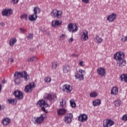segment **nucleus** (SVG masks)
Instances as JSON below:
<instances>
[{
	"label": "nucleus",
	"instance_id": "obj_9",
	"mask_svg": "<svg viewBox=\"0 0 127 127\" xmlns=\"http://www.w3.org/2000/svg\"><path fill=\"white\" fill-rule=\"evenodd\" d=\"M13 13V11L11 8H4L1 11V15L3 16H10Z\"/></svg>",
	"mask_w": 127,
	"mask_h": 127
},
{
	"label": "nucleus",
	"instance_id": "obj_54",
	"mask_svg": "<svg viewBox=\"0 0 127 127\" xmlns=\"http://www.w3.org/2000/svg\"><path fill=\"white\" fill-rule=\"evenodd\" d=\"M48 34L49 35V33H48Z\"/></svg>",
	"mask_w": 127,
	"mask_h": 127
},
{
	"label": "nucleus",
	"instance_id": "obj_34",
	"mask_svg": "<svg viewBox=\"0 0 127 127\" xmlns=\"http://www.w3.org/2000/svg\"><path fill=\"white\" fill-rule=\"evenodd\" d=\"M96 40L97 43H98L99 44H100L102 42V41H103V39L102 38L99 37V36H97L96 37Z\"/></svg>",
	"mask_w": 127,
	"mask_h": 127
},
{
	"label": "nucleus",
	"instance_id": "obj_2",
	"mask_svg": "<svg viewBox=\"0 0 127 127\" xmlns=\"http://www.w3.org/2000/svg\"><path fill=\"white\" fill-rule=\"evenodd\" d=\"M33 12V14L30 15L29 16L28 19L30 21H35L36 20L38 17L37 15L40 13L41 10L38 6H36L34 8Z\"/></svg>",
	"mask_w": 127,
	"mask_h": 127
},
{
	"label": "nucleus",
	"instance_id": "obj_49",
	"mask_svg": "<svg viewBox=\"0 0 127 127\" xmlns=\"http://www.w3.org/2000/svg\"><path fill=\"white\" fill-rule=\"evenodd\" d=\"M8 61H9V62H10V63L12 64L13 61V60L12 58H9L8 59Z\"/></svg>",
	"mask_w": 127,
	"mask_h": 127
},
{
	"label": "nucleus",
	"instance_id": "obj_46",
	"mask_svg": "<svg viewBox=\"0 0 127 127\" xmlns=\"http://www.w3.org/2000/svg\"><path fill=\"white\" fill-rule=\"evenodd\" d=\"M72 56L73 57H75V58H77V57H79V55L73 54L72 55Z\"/></svg>",
	"mask_w": 127,
	"mask_h": 127
},
{
	"label": "nucleus",
	"instance_id": "obj_29",
	"mask_svg": "<svg viewBox=\"0 0 127 127\" xmlns=\"http://www.w3.org/2000/svg\"><path fill=\"white\" fill-rule=\"evenodd\" d=\"M37 60V58L36 56L32 57L30 58H28L27 60V62L29 63H32L36 62Z\"/></svg>",
	"mask_w": 127,
	"mask_h": 127
},
{
	"label": "nucleus",
	"instance_id": "obj_5",
	"mask_svg": "<svg viewBox=\"0 0 127 127\" xmlns=\"http://www.w3.org/2000/svg\"><path fill=\"white\" fill-rule=\"evenodd\" d=\"M125 54L123 52L119 51L117 52L114 55V60L117 62L124 60L125 58Z\"/></svg>",
	"mask_w": 127,
	"mask_h": 127
},
{
	"label": "nucleus",
	"instance_id": "obj_39",
	"mask_svg": "<svg viewBox=\"0 0 127 127\" xmlns=\"http://www.w3.org/2000/svg\"><path fill=\"white\" fill-rule=\"evenodd\" d=\"M122 120L124 122H127V114L124 115L123 116Z\"/></svg>",
	"mask_w": 127,
	"mask_h": 127
},
{
	"label": "nucleus",
	"instance_id": "obj_23",
	"mask_svg": "<svg viewBox=\"0 0 127 127\" xmlns=\"http://www.w3.org/2000/svg\"><path fill=\"white\" fill-rule=\"evenodd\" d=\"M120 79L122 82L127 83V74H122L120 76Z\"/></svg>",
	"mask_w": 127,
	"mask_h": 127
},
{
	"label": "nucleus",
	"instance_id": "obj_26",
	"mask_svg": "<svg viewBox=\"0 0 127 127\" xmlns=\"http://www.w3.org/2000/svg\"><path fill=\"white\" fill-rule=\"evenodd\" d=\"M10 123V120L8 118H4L2 120V124L4 126H7Z\"/></svg>",
	"mask_w": 127,
	"mask_h": 127
},
{
	"label": "nucleus",
	"instance_id": "obj_20",
	"mask_svg": "<svg viewBox=\"0 0 127 127\" xmlns=\"http://www.w3.org/2000/svg\"><path fill=\"white\" fill-rule=\"evenodd\" d=\"M112 95L116 96L118 93V88L117 87H113L111 91Z\"/></svg>",
	"mask_w": 127,
	"mask_h": 127
},
{
	"label": "nucleus",
	"instance_id": "obj_6",
	"mask_svg": "<svg viewBox=\"0 0 127 127\" xmlns=\"http://www.w3.org/2000/svg\"><path fill=\"white\" fill-rule=\"evenodd\" d=\"M72 114L67 113L64 116L63 121L66 125L70 124L72 123Z\"/></svg>",
	"mask_w": 127,
	"mask_h": 127
},
{
	"label": "nucleus",
	"instance_id": "obj_19",
	"mask_svg": "<svg viewBox=\"0 0 127 127\" xmlns=\"http://www.w3.org/2000/svg\"><path fill=\"white\" fill-rule=\"evenodd\" d=\"M117 62H118V64L120 67H123L126 66L127 62L125 59L119 60Z\"/></svg>",
	"mask_w": 127,
	"mask_h": 127
},
{
	"label": "nucleus",
	"instance_id": "obj_8",
	"mask_svg": "<svg viewBox=\"0 0 127 127\" xmlns=\"http://www.w3.org/2000/svg\"><path fill=\"white\" fill-rule=\"evenodd\" d=\"M62 13L63 12L62 11L55 9L51 12V15L53 17H56V18H61V17H62Z\"/></svg>",
	"mask_w": 127,
	"mask_h": 127
},
{
	"label": "nucleus",
	"instance_id": "obj_32",
	"mask_svg": "<svg viewBox=\"0 0 127 127\" xmlns=\"http://www.w3.org/2000/svg\"><path fill=\"white\" fill-rule=\"evenodd\" d=\"M60 106L62 108H64L65 107L66 102L64 100L63 98L60 100Z\"/></svg>",
	"mask_w": 127,
	"mask_h": 127
},
{
	"label": "nucleus",
	"instance_id": "obj_43",
	"mask_svg": "<svg viewBox=\"0 0 127 127\" xmlns=\"http://www.w3.org/2000/svg\"><path fill=\"white\" fill-rule=\"evenodd\" d=\"M121 41H122L123 42H125L126 41H127V36L124 37V38H122L121 39Z\"/></svg>",
	"mask_w": 127,
	"mask_h": 127
},
{
	"label": "nucleus",
	"instance_id": "obj_11",
	"mask_svg": "<svg viewBox=\"0 0 127 127\" xmlns=\"http://www.w3.org/2000/svg\"><path fill=\"white\" fill-rule=\"evenodd\" d=\"M86 74V72L84 70L80 69L78 71V73L75 75L77 79L80 80H83L84 79V76Z\"/></svg>",
	"mask_w": 127,
	"mask_h": 127
},
{
	"label": "nucleus",
	"instance_id": "obj_12",
	"mask_svg": "<svg viewBox=\"0 0 127 127\" xmlns=\"http://www.w3.org/2000/svg\"><path fill=\"white\" fill-rule=\"evenodd\" d=\"M68 29L71 32H76L78 30V27L74 23H69L68 25Z\"/></svg>",
	"mask_w": 127,
	"mask_h": 127
},
{
	"label": "nucleus",
	"instance_id": "obj_25",
	"mask_svg": "<svg viewBox=\"0 0 127 127\" xmlns=\"http://www.w3.org/2000/svg\"><path fill=\"white\" fill-rule=\"evenodd\" d=\"M17 42V39L16 38L14 37V38H12L10 40H9V44L10 45V46H11V47H12L14 45V44H15V43H16Z\"/></svg>",
	"mask_w": 127,
	"mask_h": 127
},
{
	"label": "nucleus",
	"instance_id": "obj_15",
	"mask_svg": "<svg viewBox=\"0 0 127 127\" xmlns=\"http://www.w3.org/2000/svg\"><path fill=\"white\" fill-rule=\"evenodd\" d=\"M63 91L64 92L70 93L72 91V87L69 84H64L63 87Z\"/></svg>",
	"mask_w": 127,
	"mask_h": 127
},
{
	"label": "nucleus",
	"instance_id": "obj_18",
	"mask_svg": "<svg viewBox=\"0 0 127 127\" xmlns=\"http://www.w3.org/2000/svg\"><path fill=\"white\" fill-rule=\"evenodd\" d=\"M117 17V15L115 13H112L108 16L107 19L109 22H113V21L116 19Z\"/></svg>",
	"mask_w": 127,
	"mask_h": 127
},
{
	"label": "nucleus",
	"instance_id": "obj_33",
	"mask_svg": "<svg viewBox=\"0 0 127 127\" xmlns=\"http://www.w3.org/2000/svg\"><path fill=\"white\" fill-rule=\"evenodd\" d=\"M114 104L116 107H119L122 104V101L120 100H116L114 101Z\"/></svg>",
	"mask_w": 127,
	"mask_h": 127
},
{
	"label": "nucleus",
	"instance_id": "obj_24",
	"mask_svg": "<svg viewBox=\"0 0 127 127\" xmlns=\"http://www.w3.org/2000/svg\"><path fill=\"white\" fill-rule=\"evenodd\" d=\"M58 116L64 115L66 113V110L64 108L59 109L57 111Z\"/></svg>",
	"mask_w": 127,
	"mask_h": 127
},
{
	"label": "nucleus",
	"instance_id": "obj_38",
	"mask_svg": "<svg viewBox=\"0 0 127 127\" xmlns=\"http://www.w3.org/2000/svg\"><path fill=\"white\" fill-rule=\"evenodd\" d=\"M21 19H27V15L26 14H23L20 16Z\"/></svg>",
	"mask_w": 127,
	"mask_h": 127
},
{
	"label": "nucleus",
	"instance_id": "obj_21",
	"mask_svg": "<svg viewBox=\"0 0 127 127\" xmlns=\"http://www.w3.org/2000/svg\"><path fill=\"white\" fill-rule=\"evenodd\" d=\"M62 21L59 20H54L52 21V26L54 27H58L59 25H61Z\"/></svg>",
	"mask_w": 127,
	"mask_h": 127
},
{
	"label": "nucleus",
	"instance_id": "obj_52",
	"mask_svg": "<svg viewBox=\"0 0 127 127\" xmlns=\"http://www.w3.org/2000/svg\"><path fill=\"white\" fill-rule=\"evenodd\" d=\"M1 105L0 104V110H1Z\"/></svg>",
	"mask_w": 127,
	"mask_h": 127
},
{
	"label": "nucleus",
	"instance_id": "obj_42",
	"mask_svg": "<svg viewBox=\"0 0 127 127\" xmlns=\"http://www.w3.org/2000/svg\"><path fill=\"white\" fill-rule=\"evenodd\" d=\"M33 37V34L30 33V34H29V35L27 37V38H28V39H32Z\"/></svg>",
	"mask_w": 127,
	"mask_h": 127
},
{
	"label": "nucleus",
	"instance_id": "obj_10",
	"mask_svg": "<svg viewBox=\"0 0 127 127\" xmlns=\"http://www.w3.org/2000/svg\"><path fill=\"white\" fill-rule=\"evenodd\" d=\"M115 122L111 119H107L103 122V127H111L114 126Z\"/></svg>",
	"mask_w": 127,
	"mask_h": 127
},
{
	"label": "nucleus",
	"instance_id": "obj_13",
	"mask_svg": "<svg viewBox=\"0 0 127 127\" xmlns=\"http://www.w3.org/2000/svg\"><path fill=\"white\" fill-rule=\"evenodd\" d=\"M13 95L18 100H22L23 98V94L19 90H15L13 92Z\"/></svg>",
	"mask_w": 127,
	"mask_h": 127
},
{
	"label": "nucleus",
	"instance_id": "obj_3",
	"mask_svg": "<svg viewBox=\"0 0 127 127\" xmlns=\"http://www.w3.org/2000/svg\"><path fill=\"white\" fill-rule=\"evenodd\" d=\"M37 106L38 107L41 108L42 111L45 113L46 114L48 113V111L46 110L45 108H47L49 107V105L47 102L44 100H40L37 103Z\"/></svg>",
	"mask_w": 127,
	"mask_h": 127
},
{
	"label": "nucleus",
	"instance_id": "obj_47",
	"mask_svg": "<svg viewBox=\"0 0 127 127\" xmlns=\"http://www.w3.org/2000/svg\"><path fill=\"white\" fill-rule=\"evenodd\" d=\"M73 40V38L72 37L70 38L69 40H68V42L69 43H71V42H72Z\"/></svg>",
	"mask_w": 127,
	"mask_h": 127
},
{
	"label": "nucleus",
	"instance_id": "obj_48",
	"mask_svg": "<svg viewBox=\"0 0 127 127\" xmlns=\"http://www.w3.org/2000/svg\"><path fill=\"white\" fill-rule=\"evenodd\" d=\"M19 0H12V1H13V3L15 4L18 3Z\"/></svg>",
	"mask_w": 127,
	"mask_h": 127
},
{
	"label": "nucleus",
	"instance_id": "obj_31",
	"mask_svg": "<svg viewBox=\"0 0 127 127\" xmlns=\"http://www.w3.org/2000/svg\"><path fill=\"white\" fill-rule=\"evenodd\" d=\"M69 69H70V67L69 65H65L63 68V71L64 73H67L68 72Z\"/></svg>",
	"mask_w": 127,
	"mask_h": 127
},
{
	"label": "nucleus",
	"instance_id": "obj_16",
	"mask_svg": "<svg viewBox=\"0 0 127 127\" xmlns=\"http://www.w3.org/2000/svg\"><path fill=\"white\" fill-rule=\"evenodd\" d=\"M88 120L87 116L85 114H80L79 116L78 117V121L84 123L86 122Z\"/></svg>",
	"mask_w": 127,
	"mask_h": 127
},
{
	"label": "nucleus",
	"instance_id": "obj_45",
	"mask_svg": "<svg viewBox=\"0 0 127 127\" xmlns=\"http://www.w3.org/2000/svg\"><path fill=\"white\" fill-rule=\"evenodd\" d=\"M20 31H21L22 32H26L27 31L26 29H24L23 28H20Z\"/></svg>",
	"mask_w": 127,
	"mask_h": 127
},
{
	"label": "nucleus",
	"instance_id": "obj_17",
	"mask_svg": "<svg viewBox=\"0 0 127 127\" xmlns=\"http://www.w3.org/2000/svg\"><path fill=\"white\" fill-rule=\"evenodd\" d=\"M106 73L105 69L104 68L100 67L97 70V74L99 76H101L102 77H104Z\"/></svg>",
	"mask_w": 127,
	"mask_h": 127
},
{
	"label": "nucleus",
	"instance_id": "obj_40",
	"mask_svg": "<svg viewBox=\"0 0 127 127\" xmlns=\"http://www.w3.org/2000/svg\"><path fill=\"white\" fill-rule=\"evenodd\" d=\"M65 37V34L61 35L60 37V41H63V40L64 39Z\"/></svg>",
	"mask_w": 127,
	"mask_h": 127
},
{
	"label": "nucleus",
	"instance_id": "obj_14",
	"mask_svg": "<svg viewBox=\"0 0 127 127\" xmlns=\"http://www.w3.org/2000/svg\"><path fill=\"white\" fill-rule=\"evenodd\" d=\"M46 115L44 114H42L41 115L40 117H37L36 118L35 120V122L38 124H42L45 119Z\"/></svg>",
	"mask_w": 127,
	"mask_h": 127
},
{
	"label": "nucleus",
	"instance_id": "obj_53",
	"mask_svg": "<svg viewBox=\"0 0 127 127\" xmlns=\"http://www.w3.org/2000/svg\"><path fill=\"white\" fill-rule=\"evenodd\" d=\"M2 83H3V84H4V81H2Z\"/></svg>",
	"mask_w": 127,
	"mask_h": 127
},
{
	"label": "nucleus",
	"instance_id": "obj_41",
	"mask_svg": "<svg viewBox=\"0 0 127 127\" xmlns=\"http://www.w3.org/2000/svg\"><path fill=\"white\" fill-rule=\"evenodd\" d=\"M78 64L81 67H84L85 66V62L82 61H81L79 62Z\"/></svg>",
	"mask_w": 127,
	"mask_h": 127
},
{
	"label": "nucleus",
	"instance_id": "obj_35",
	"mask_svg": "<svg viewBox=\"0 0 127 127\" xmlns=\"http://www.w3.org/2000/svg\"><path fill=\"white\" fill-rule=\"evenodd\" d=\"M52 81V78L50 76L46 77L44 79V81L47 83H50Z\"/></svg>",
	"mask_w": 127,
	"mask_h": 127
},
{
	"label": "nucleus",
	"instance_id": "obj_28",
	"mask_svg": "<svg viewBox=\"0 0 127 127\" xmlns=\"http://www.w3.org/2000/svg\"><path fill=\"white\" fill-rule=\"evenodd\" d=\"M101 103V101L100 100L96 99L93 102V105L94 107L98 106L100 105Z\"/></svg>",
	"mask_w": 127,
	"mask_h": 127
},
{
	"label": "nucleus",
	"instance_id": "obj_44",
	"mask_svg": "<svg viewBox=\"0 0 127 127\" xmlns=\"http://www.w3.org/2000/svg\"><path fill=\"white\" fill-rule=\"evenodd\" d=\"M82 1L85 3H88L90 1V0H82Z\"/></svg>",
	"mask_w": 127,
	"mask_h": 127
},
{
	"label": "nucleus",
	"instance_id": "obj_36",
	"mask_svg": "<svg viewBox=\"0 0 127 127\" xmlns=\"http://www.w3.org/2000/svg\"><path fill=\"white\" fill-rule=\"evenodd\" d=\"M98 94L96 92H92L90 94V96L91 98H95L97 96Z\"/></svg>",
	"mask_w": 127,
	"mask_h": 127
},
{
	"label": "nucleus",
	"instance_id": "obj_4",
	"mask_svg": "<svg viewBox=\"0 0 127 127\" xmlns=\"http://www.w3.org/2000/svg\"><path fill=\"white\" fill-rule=\"evenodd\" d=\"M35 87L36 85L34 82H30L29 84L25 86L24 88V92L26 93H30Z\"/></svg>",
	"mask_w": 127,
	"mask_h": 127
},
{
	"label": "nucleus",
	"instance_id": "obj_27",
	"mask_svg": "<svg viewBox=\"0 0 127 127\" xmlns=\"http://www.w3.org/2000/svg\"><path fill=\"white\" fill-rule=\"evenodd\" d=\"M59 64L57 62H53L52 63V69L56 70L58 68Z\"/></svg>",
	"mask_w": 127,
	"mask_h": 127
},
{
	"label": "nucleus",
	"instance_id": "obj_22",
	"mask_svg": "<svg viewBox=\"0 0 127 127\" xmlns=\"http://www.w3.org/2000/svg\"><path fill=\"white\" fill-rule=\"evenodd\" d=\"M81 39H83L84 41H87L89 39L88 32H84L81 36Z\"/></svg>",
	"mask_w": 127,
	"mask_h": 127
},
{
	"label": "nucleus",
	"instance_id": "obj_37",
	"mask_svg": "<svg viewBox=\"0 0 127 127\" xmlns=\"http://www.w3.org/2000/svg\"><path fill=\"white\" fill-rule=\"evenodd\" d=\"M70 104L72 108H75L76 107V103L73 99H71L70 100Z\"/></svg>",
	"mask_w": 127,
	"mask_h": 127
},
{
	"label": "nucleus",
	"instance_id": "obj_1",
	"mask_svg": "<svg viewBox=\"0 0 127 127\" xmlns=\"http://www.w3.org/2000/svg\"><path fill=\"white\" fill-rule=\"evenodd\" d=\"M14 76L15 77L14 82L16 84H20L21 83V78H23L26 82L30 79V76L26 71L16 72Z\"/></svg>",
	"mask_w": 127,
	"mask_h": 127
},
{
	"label": "nucleus",
	"instance_id": "obj_7",
	"mask_svg": "<svg viewBox=\"0 0 127 127\" xmlns=\"http://www.w3.org/2000/svg\"><path fill=\"white\" fill-rule=\"evenodd\" d=\"M45 99L50 101V102H52V101H55L57 100V97L56 93H53L52 94L46 93L44 97Z\"/></svg>",
	"mask_w": 127,
	"mask_h": 127
},
{
	"label": "nucleus",
	"instance_id": "obj_51",
	"mask_svg": "<svg viewBox=\"0 0 127 127\" xmlns=\"http://www.w3.org/2000/svg\"><path fill=\"white\" fill-rule=\"evenodd\" d=\"M1 85L0 84V92H1Z\"/></svg>",
	"mask_w": 127,
	"mask_h": 127
},
{
	"label": "nucleus",
	"instance_id": "obj_30",
	"mask_svg": "<svg viewBox=\"0 0 127 127\" xmlns=\"http://www.w3.org/2000/svg\"><path fill=\"white\" fill-rule=\"evenodd\" d=\"M7 102H8L9 104L16 105L17 103V100H14V99H9L7 100Z\"/></svg>",
	"mask_w": 127,
	"mask_h": 127
},
{
	"label": "nucleus",
	"instance_id": "obj_50",
	"mask_svg": "<svg viewBox=\"0 0 127 127\" xmlns=\"http://www.w3.org/2000/svg\"><path fill=\"white\" fill-rule=\"evenodd\" d=\"M0 25H1V26H4V23L3 22H1L0 23Z\"/></svg>",
	"mask_w": 127,
	"mask_h": 127
}]
</instances>
